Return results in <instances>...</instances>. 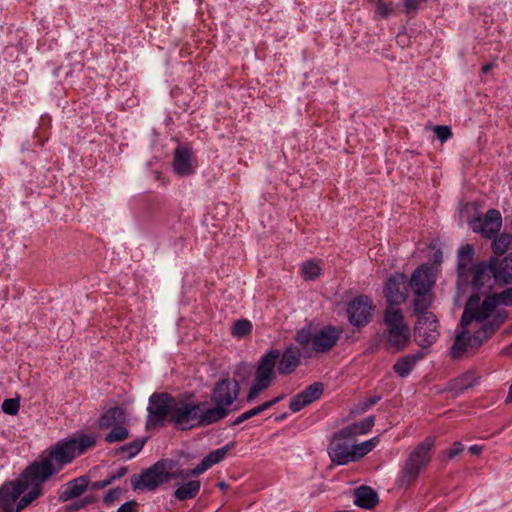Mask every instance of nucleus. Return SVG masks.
Returning <instances> with one entry per match:
<instances>
[{
  "label": "nucleus",
  "instance_id": "f257e3e1",
  "mask_svg": "<svg viewBox=\"0 0 512 512\" xmlns=\"http://www.w3.org/2000/svg\"><path fill=\"white\" fill-rule=\"evenodd\" d=\"M511 304L512 288L499 294H490L483 301L479 295H471L450 349L452 358L460 359L488 340L507 317L503 307Z\"/></svg>",
  "mask_w": 512,
  "mask_h": 512
},
{
  "label": "nucleus",
  "instance_id": "f03ea898",
  "mask_svg": "<svg viewBox=\"0 0 512 512\" xmlns=\"http://www.w3.org/2000/svg\"><path fill=\"white\" fill-rule=\"evenodd\" d=\"M377 340L391 353L406 350L411 343V331L402 309L388 305L383 311L382 329L377 333Z\"/></svg>",
  "mask_w": 512,
  "mask_h": 512
},
{
  "label": "nucleus",
  "instance_id": "7ed1b4c3",
  "mask_svg": "<svg viewBox=\"0 0 512 512\" xmlns=\"http://www.w3.org/2000/svg\"><path fill=\"white\" fill-rule=\"evenodd\" d=\"M32 485V463L28 464L21 476L0 486V512H19L32 503V490L19 497Z\"/></svg>",
  "mask_w": 512,
  "mask_h": 512
},
{
  "label": "nucleus",
  "instance_id": "20e7f679",
  "mask_svg": "<svg viewBox=\"0 0 512 512\" xmlns=\"http://www.w3.org/2000/svg\"><path fill=\"white\" fill-rule=\"evenodd\" d=\"M171 422L180 430L214 423L208 414L206 403L194 402L188 399H176L172 406Z\"/></svg>",
  "mask_w": 512,
  "mask_h": 512
},
{
  "label": "nucleus",
  "instance_id": "39448f33",
  "mask_svg": "<svg viewBox=\"0 0 512 512\" xmlns=\"http://www.w3.org/2000/svg\"><path fill=\"white\" fill-rule=\"evenodd\" d=\"M279 357L280 351L278 349H269L259 358L246 397L248 402L256 399L262 392L273 385L277 376L276 365Z\"/></svg>",
  "mask_w": 512,
  "mask_h": 512
},
{
  "label": "nucleus",
  "instance_id": "423d86ee",
  "mask_svg": "<svg viewBox=\"0 0 512 512\" xmlns=\"http://www.w3.org/2000/svg\"><path fill=\"white\" fill-rule=\"evenodd\" d=\"M173 464L168 460L157 461L154 465L144 470L139 475L131 477L133 490L153 491L160 485L170 481L173 478L185 477L183 471L179 473L171 472Z\"/></svg>",
  "mask_w": 512,
  "mask_h": 512
},
{
  "label": "nucleus",
  "instance_id": "0eeeda50",
  "mask_svg": "<svg viewBox=\"0 0 512 512\" xmlns=\"http://www.w3.org/2000/svg\"><path fill=\"white\" fill-rule=\"evenodd\" d=\"M239 392L240 387L235 380L222 379L216 384L211 394V402L214 406L207 407L208 414L214 423L227 416Z\"/></svg>",
  "mask_w": 512,
  "mask_h": 512
},
{
  "label": "nucleus",
  "instance_id": "6e6552de",
  "mask_svg": "<svg viewBox=\"0 0 512 512\" xmlns=\"http://www.w3.org/2000/svg\"><path fill=\"white\" fill-rule=\"evenodd\" d=\"M433 446L434 440L426 438L411 452L398 479L400 486H408L417 479L420 472L430 462V451Z\"/></svg>",
  "mask_w": 512,
  "mask_h": 512
},
{
  "label": "nucleus",
  "instance_id": "1a4fd4ad",
  "mask_svg": "<svg viewBox=\"0 0 512 512\" xmlns=\"http://www.w3.org/2000/svg\"><path fill=\"white\" fill-rule=\"evenodd\" d=\"M341 330L332 326H326L312 333L309 328L298 331L296 341L304 347H310L315 352L325 353L330 351L337 343Z\"/></svg>",
  "mask_w": 512,
  "mask_h": 512
},
{
  "label": "nucleus",
  "instance_id": "9d476101",
  "mask_svg": "<svg viewBox=\"0 0 512 512\" xmlns=\"http://www.w3.org/2000/svg\"><path fill=\"white\" fill-rule=\"evenodd\" d=\"M98 423L100 429H110L104 437L105 442L109 444L122 442L129 437L126 411L121 407H112L108 409L99 418Z\"/></svg>",
  "mask_w": 512,
  "mask_h": 512
},
{
  "label": "nucleus",
  "instance_id": "9b49d317",
  "mask_svg": "<svg viewBox=\"0 0 512 512\" xmlns=\"http://www.w3.org/2000/svg\"><path fill=\"white\" fill-rule=\"evenodd\" d=\"M414 334L421 347L426 348L434 344L440 335L436 316L431 312L419 315L414 327Z\"/></svg>",
  "mask_w": 512,
  "mask_h": 512
},
{
  "label": "nucleus",
  "instance_id": "f8f14e48",
  "mask_svg": "<svg viewBox=\"0 0 512 512\" xmlns=\"http://www.w3.org/2000/svg\"><path fill=\"white\" fill-rule=\"evenodd\" d=\"M374 308L373 302L368 296L356 297L347 308L349 322L357 327L366 326L372 318Z\"/></svg>",
  "mask_w": 512,
  "mask_h": 512
},
{
  "label": "nucleus",
  "instance_id": "ddd939ff",
  "mask_svg": "<svg viewBox=\"0 0 512 512\" xmlns=\"http://www.w3.org/2000/svg\"><path fill=\"white\" fill-rule=\"evenodd\" d=\"M60 471L59 466L43 453L34 461V499L43 494V483Z\"/></svg>",
  "mask_w": 512,
  "mask_h": 512
},
{
  "label": "nucleus",
  "instance_id": "4468645a",
  "mask_svg": "<svg viewBox=\"0 0 512 512\" xmlns=\"http://www.w3.org/2000/svg\"><path fill=\"white\" fill-rule=\"evenodd\" d=\"M175 401L176 399L168 394H153L149 399V422H160L166 417L171 421Z\"/></svg>",
  "mask_w": 512,
  "mask_h": 512
},
{
  "label": "nucleus",
  "instance_id": "2eb2a0df",
  "mask_svg": "<svg viewBox=\"0 0 512 512\" xmlns=\"http://www.w3.org/2000/svg\"><path fill=\"white\" fill-rule=\"evenodd\" d=\"M471 226L474 232L481 234L485 238H492L501 229V213L496 209H490L483 217L476 218L471 223Z\"/></svg>",
  "mask_w": 512,
  "mask_h": 512
},
{
  "label": "nucleus",
  "instance_id": "dca6fc26",
  "mask_svg": "<svg viewBox=\"0 0 512 512\" xmlns=\"http://www.w3.org/2000/svg\"><path fill=\"white\" fill-rule=\"evenodd\" d=\"M349 441L351 439L340 436L339 431L333 436L328 447V454L333 463L346 465L353 462L352 445L348 443Z\"/></svg>",
  "mask_w": 512,
  "mask_h": 512
},
{
  "label": "nucleus",
  "instance_id": "f3484780",
  "mask_svg": "<svg viewBox=\"0 0 512 512\" xmlns=\"http://www.w3.org/2000/svg\"><path fill=\"white\" fill-rule=\"evenodd\" d=\"M196 166L197 163L190 148L180 146L175 149L172 167L177 175H191L195 172Z\"/></svg>",
  "mask_w": 512,
  "mask_h": 512
},
{
  "label": "nucleus",
  "instance_id": "a211bd4d",
  "mask_svg": "<svg viewBox=\"0 0 512 512\" xmlns=\"http://www.w3.org/2000/svg\"><path fill=\"white\" fill-rule=\"evenodd\" d=\"M406 282V277L403 274H395L391 276L385 285L384 294L389 305L397 306L406 300V295L403 292Z\"/></svg>",
  "mask_w": 512,
  "mask_h": 512
},
{
  "label": "nucleus",
  "instance_id": "6ab92c4d",
  "mask_svg": "<svg viewBox=\"0 0 512 512\" xmlns=\"http://www.w3.org/2000/svg\"><path fill=\"white\" fill-rule=\"evenodd\" d=\"M322 393L323 385L319 382H316L305 388L302 392L295 395L290 401L289 408L292 412L296 413L319 399Z\"/></svg>",
  "mask_w": 512,
  "mask_h": 512
},
{
  "label": "nucleus",
  "instance_id": "aec40b11",
  "mask_svg": "<svg viewBox=\"0 0 512 512\" xmlns=\"http://www.w3.org/2000/svg\"><path fill=\"white\" fill-rule=\"evenodd\" d=\"M490 264L486 265L484 262L477 263L470 269L465 278H460L457 281L459 287L471 285L473 287H481L490 279Z\"/></svg>",
  "mask_w": 512,
  "mask_h": 512
},
{
  "label": "nucleus",
  "instance_id": "412c9836",
  "mask_svg": "<svg viewBox=\"0 0 512 512\" xmlns=\"http://www.w3.org/2000/svg\"><path fill=\"white\" fill-rule=\"evenodd\" d=\"M490 270L496 282L512 283V252L503 259H490Z\"/></svg>",
  "mask_w": 512,
  "mask_h": 512
},
{
  "label": "nucleus",
  "instance_id": "4be33fe9",
  "mask_svg": "<svg viewBox=\"0 0 512 512\" xmlns=\"http://www.w3.org/2000/svg\"><path fill=\"white\" fill-rule=\"evenodd\" d=\"M46 454L60 469L63 465L70 463L76 457L68 438L57 443Z\"/></svg>",
  "mask_w": 512,
  "mask_h": 512
},
{
  "label": "nucleus",
  "instance_id": "5701e85b",
  "mask_svg": "<svg viewBox=\"0 0 512 512\" xmlns=\"http://www.w3.org/2000/svg\"><path fill=\"white\" fill-rule=\"evenodd\" d=\"M300 363V352L296 347H288L281 354L276 365V370L281 375H289L295 371Z\"/></svg>",
  "mask_w": 512,
  "mask_h": 512
},
{
  "label": "nucleus",
  "instance_id": "b1692460",
  "mask_svg": "<svg viewBox=\"0 0 512 512\" xmlns=\"http://www.w3.org/2000/svg\"><path fill=\"white\" fill-rule=\"evenodd\" d=\"M434 282L435 278L431 268L422 265L412 274L411 287L414 292L431 291Z\"/></svg>",
  "mask_w": 512,
  "mask_h": 512
},
{
  "label": "nucleus",
  "instance_id": "393cba45",
  "mask_svg": "<svg viewBox=\"0 0 512 512\" xmlns=\"http://www.w3.org/2000/svg\"><path fill=\"white\" fill-rule=\"evenodd\" d=\"M88 483V479L84 476L67 482L59 495V501L67 502L81 496L86 491Z\"/></svg>",
  "mask_w": 512,
  "mask_h": 512
},
{
  "label": "nucleus",
  "instance_id": "a878e982",
  "mask_svg": "<svg viewBox=\"0 0 512 512\" xmlns=\"http://www.w3.org/2000/svg\"><path fill=\"white\" fill-rule=\"evenodd\" d=\"M474 248L470 244H465L458 250V280L465 278L468 272L476 264L473 262Z\"/></svg>",
  "mask_w": 512,
  "mask_h": 512
},
{
  "label": "nucleus",
  "instance_id": "bb28decb",
  "mask_svg": "<svg viewBox=\"0 0 512 512\" xmlns=\"http://www.w3.org/2000/svg\"><path fill=\"white\" fill-rule=\"evenodd\" d=\"M374 423V417L369 416L360 422L344 427L339 431V435L353 440L356 436L367 434L373 428Z\"/></svg>",
  "mask_w": 512,
  "mask_h": 512
},
{
  "label": "nucleus",
  "instance_id": "cd10ccee",
  "mask_svg": "<svg viewBox=\"0 0 512 512\" xmlns=\"http://www.w3.org/2000/svg\"><path fill=\"white\" fill-rule=\"evenodd\" d=\"M424 353L419 351L415 354H409L399 358L393 365L394 372L400 377L408 376L414 369L416 363L424 357Z\"/></svg>",
  "mask_w": 512,
  "mask_h": 512
},
{
  "label": "nucleus",
  "instance_id": "c85d7f7f",
  "mask_svg": "<svg viewBox=\"0 0 512 512\" xmlns=\"http://www.w3.org/2000/svg\"><path fill=\"white\" fill-rule=\"evenodd\" d=\"M68 439L76 456H79L96 444L97 436L94 433L81 432Z\"/></svg>",
  "mask_w": 512,
  "mask_h": 512
},
{
  "label": "nucleus",
  "instance_id": "c756f323",
  "mask_svg": "<svg viewBox=\"0 0 512 512\" xmlns=\"http://www.w3.org/2000/svg\"><path fill=\"white\" fill-rule=\"evenodd\" d=\"M228 452V447H222L210 452L206 455L200 464H198L193 470H191L190 474L192 475H200L208 470L213 465L222 461Z\"/></svg>",
  "mask_w": 512,
  "mask_h": 512
},
{
  "label": "nucleus",
  "instance_id": "7c9ffc66",
  "mask_svg": "<svg viewBox=\"0 0 512 512\" xmlns=\"http://www.w3.org/2000/svg\"><path fill=\"white\" fill-rule=\"evenodd\" d=\"M378 502V496L376 492L367 486H362L355 491L354 503L356 506L371 509Z\"/></svg>",
  "mask_w": 512,
  "mask_h": 512
},
{
  "label": "nucleus",
  "instance_id": "2f4dec72",
  "mask_svg": "<svg viewBox=\"0 0 512 512\" xmlns=\"http://www.w3.org/2000/svg\"><path fill=\"white\" fill-rule=\"evenodd\" d=\"M201 487L199 480L189 481L176 489L174 496L179 501L192 499L196 497Z\"/></svg>",
  "mask_w": 512,
  "mask_h": 512
},
{
  "label": "nucleus",
  "instance_id": "473e14b6",
  "mask_svg": "<svg viewBox=\"0 0 512 512\" xmlns=\"http://www.w3.org/2000/svg\"><path fill=\"white\" fill-rule=\"evenodd\" d=\"M145 442L146 438L135 439L134 441L116 449L115 454L123 459H132L143 449Z\"/></svg>",
  "mask_w": 512,
  "mask_h": 512
},
{
  "label": "nucleus",
  "instance_id": "72a5a7b5",
  "mask_svg": "<svg viewBox=\"0 0 512 512\" xmlns=\"http://www.w3.org/2000/svg\"><path fill=\"white\" fill-rule=\"evenodd\" d=\"M379 441V437L376 436L359 444L352 445L353 462L360 460L371 452L378 445Z\"/></svg>",
  "mask_w": 512,
  "mask_h": 512
},
{
  "label": "nucleus",
  "instance_id": "f704fd0d",
  "mask_svg": "<svg viewBox=\"0 0 512 512\" xmlns=\"http://www.w3.org/2000/svg\"><path fill=\"white\" fill-rule=\"evenodd\" d=\"M414 311L420 315L428 312L427 309L432 303L431 291L414 292Z\"/></svg>",
  "mask_w": 512,
  "mask_h": 512
},
{
  "label": "nucleus",
  "instance_id": "c9c22d12",
  "mask_svg": "<svg viewBox=\"0 0 512 512\" xmlns=\"http://www.w3.org/2000/svg\"><path fill=\"white\" fill-rule=\"evenodd\" d=\"M321 273L320 266L314 261H306L301 268V274L305 280L311 281L319 277Z\"/></svg>",
  "mask_w": 512,
  "mask_h": 512
},
{
  "label": "nucleus",
  "instance_id": "e433bc0d",
  "mask_svg": "<svg viewBox=\"0 0 512 512\" xmlns=\"http://www.w3.org/2000/svg\"><path fill=\"white\" fill-rule=\"evenodd\" d=\"M512 236L510 237L507 234H501L496 237L492 243V248L495 254H503L505 253L511 243Z\"/></svg>",
  "mask_w": 512,
  "mask_h": 512
},
{
  "label": "nucleus",
  "instance_id": "4c0bfd02",
  "mask_svg": "<svg viewBox=\"0 0 512 512\" xmlns=\"http://www.w3.org/2000/svg\"><path fill=\"white\" fill-rule=\"evenodd\" d=\"M252 330V323L249 320L241 319L234 323L232 327V334L236 337H244Z\"/></svg>",
  "mask_w": 512,
  "mask_h": 512
},
{
  "label": "nucleus",
  "instance_id": "58836bf2",
  "mask_svg": "<svg viewBox=\"0 0 512 512\" xmlns=\"http://www.w3.org/2000/svg\"><path fill=\"white\" fill-rule=\"evenodd\" d=\"M396 8L397 5L393 2H384L383 0H378L376 2V13L383 18H387L394 14Z\"/></svg>",
  "mask_w": 512,
  "mask_h": 512
},
{
  "label": "nucleus",
  "instance_id": "ea45409f",
  "mask_svg": "<svg viewBox=\"0 0 512 512\" xmlns=\"http://www.w3.org/2000/svg\"><path fill=\"white\" fill-rule=\"evenodd\" d=\"M1 408L5 414L15 415L19 410V400L13 398L5 399Z\"/></svg>",
  "mask_w": 512,
  "mask_h": 512
},
{
  "label": "nucleus",
  "instance_id": "a19ab883",
  "mask_svg": "<svg viewBox=\"0 0 512 512\" xmlns=\"http://www.w3.org/2000/svg\"><path fill=\"white\" fill-rule=\"evenodd\" d=\"M433 131L437 138L443 143L452 137V131L449 126L438 125L433 127Z\"/></svg>",
  "mask_w": 512,
  "mask_h": 512
},
{
  "label": "nucleus",
  "instance_id": "79ce46f5",
  "mask_svg": "<svg viewBox=\"0 0 512 512\" xmlns=\"http://www.w3.org/2000/svg\"><path fill=\"white\" fill-rule=\"evenodd\" d=\"M264 412L261 405L257 406V407H254L250 410H247L245 412H243L242 414H240L235 420H234V424L237 425V424H240L256 415H259L260 413Z\"/></svg>",
  "mask_w": 512,
  "mask_h": 512
},
{
  "label": "nucleus",
  "instance_id": "37998d69",
  "mask_svg": "<svg viewBox=\"0 0 512 512\" xmlns=\"http://www.w3.org/2000/svg\"><path fill=\"white\" fill-rule=\"evenodd\" d=\"M425 0H404V9L407 14L415 12Z\"/></svg>",
  "mask_w": 512,
  "mask_h": 512
},
{
  "label": "nucleus",
  "instance_id": "c03bdc74",
  "mask_svg": "<svg viewBox=\"0 0 512 512\" xmlns=\"http://www.w3.org/2000/svg\"><path fill=\"white\" fill-rule=\"evenodd\" d=\"M138 503L135 500H130L123 503L117 512H137Z\"/></svg>",
  "mask_w": 512,
  "mask_h": 512
},
{
  "label": "nucleus",
  "instance_id": "a18cd8bd",
  "mask_svg": "<svg viewBox=\"0 0 512 512\" xmlns=\"http://www.w3.org/2000/svg\"><path fill=\"white\" fill-rule=\"evenodd\" d=\"M463 451V445L460 442L454 443L453 447L448 451V457L454 458Z\"/></svg>",
  "mask_w": 512,
  "mask_h": 512
},
{
  "label": "nucleus",
  "instance_id": "49530a36",
  "mask_svg": "<svg viewBox=\"0 0 512 512\" xmlns=\"http://www.w3.org/2000/svg\"><path fill=\"white\" fill-rule=\"evenodd\" d=\"M128 469L127 467H120L118 468L114 473H112L109 477H110V481L114 482L120 478H122L123 476L126 475Z\"/></svg>",
  "mask_w": 512,
  "mask_h": 512
},
{
  "label": "nucleus",
  "instance_id": "de8ad7c7",
  "mask_svg": "<svg viewBox=\"0 0 512 512\" xmlns=\"http://www.w3.org/2000/svg\"><path fill=\"white\" fill-rule=\"evenodd\" d=\"M88 503H89V501H87V500H80V501H78L76 503H73V504H70V505L66 506V511L67 512L76 511V510L84 507Z\"/></svg>",
  "mask_w": 512,
  "mask_h": 512
},
{
  "label": "nucleus",
  "instance_id": "09e8293b",
  "mask_svg": "<svg viewBox=\"0 0 512 512\" xmlns=\"http://www.w3.org/2000/svg\"><path fill=\"white\" fill-rule=\"evenodd\" d=\"M283 397L282 396H279L277 398H274L270 401H267V402H264L263 404H261V407L263 409V411L269 409L270 407H272L273 405H275L276 403H278Z\"/></svg>",
  "mask_w": 512,
  "mask_h": 512
},
{
  "label": "nucleus",
  "instance_id": "8fccbe9b",
  "mask_svg": "<svg viewBox=\"0 0 512 512\" xmlns=\"http://www.w3.org/2000/svg\"><path fill=\"white\" fill-rule=\"evenodd\" d=\"M120 493L119 490H110L104 497V501L109 503Z\"/></svg>",
  "mask_w": 512,
  "mask_h": 512
},
{
  "label": "nucleus",
  "instance_id": "3c124183",
  "mask_svg": "<svg viewBox=\"0 0 512 512\" xmlns=\"http://www.w3.org/2000/svg\"><path fill=\"white\" fill-rule=\"evenodd\" d=\"M112 483V481H110V477L104 481H97L93 484V487L96 488V489H103L105 487H107L108 485H110Z\"/></svg>",
  "mask_w": 512,
  "mask_h": 512
},
{
  "label": "nucleus",
  "instance_id": "603ef678",
  "mask_svg": "<svg viewBox=\"0 0 512 512\" xmlns=\"http://www.w3.org/2000/svg\"><path fill=\"white\" fill-rule=\"evenodd\" d=\"M378 401V398H370L364 403V409H369L371 406L376 404Z\"/></svg>",
  "mask_w": 512,
  "mask_h": 512
},
{
  "label": "nucleus",
  "instance_id": "864d4df0",
  "mask_svg": "<svg viewBox=\"0 0 512 512\" xmlns=\"http://www.w3.org/2000/svg\"><path fill=\"white\" fill-rule=\"evenodd\" d=\"M469 451L472 454H479L482 451V447L479 445H472L469 447Z\"/></svg>",
  "mask_w": 512,
  "mask_h": 512
},
{
  "label": "nucleus",
  "instance_id": "5fc2aeb1",
  "mask_svg": "<svg viewBox=\"0 0 512 512\" xmlns=\"http://www.w3.org/2000/svg\"><path fill=\"white\" fill-rule=\"evenodd\" d=\"M494 67V63H488L482 67L483 73H488Z\"/></svg>",
  "mask_w": 512,
  "mask_h": 512
},
{
  "label": "nucleus",
  "instance_id": "6e6d98bb",
  "mask_svg": "<svg viewBox=\"0 0 512 512\" xmlns=\"http://www.w3.org/2000/svg\"><path fill=\"white\" fill-rule=\"evenodd\" d=\"M506 402H507V403L512 402V384H511V385H510V387H509L508 395H507V397H506Z\"/></svg>",
  "mask_w": 512,
  "mask_h": 512
},
{
  "label": "nucleus",
  "instance_id": "4d7b16f0",
  "mask_svg": "<svg viewBox=\"0 0 512 512\" xmlns=\"http://www.w3.org/2000/svg\"><path fill=\"white\" fill-rule=\"evenodd\" d=\"M219 488L224 490L227 487V484L225 482H221L218 484Z\"/></svg>",
  "mask_w": 512,
  "mask_h": 512
}]
</instances>
